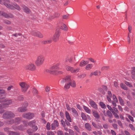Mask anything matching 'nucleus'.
Returning <instances> with one entry per match:
<instances>
[{"mask_svg": "<svg viewBox=\"0 0 135 135\" xmlns=\"http://www.w3.org/2000/svg\"><path fill=\"white\" fill-rule=\"evenodd\" d=\"M60 64V63H57L56 65L52 66L50 68V69L46 70V72L51 74H56L57 73L62 74V71H57L59 69V66Z\"/></svg>", "mask_w": 135, "mask_h": 135, "instance_id": "nucleus-1", "label": "nucleus"}, {"mask_svg": "<svg viewBox=\"0 0 135 135\" xmlns=\"http://www.w3.org/2000/svg\"><path fill=\"white\" fill-rule=\"evenodd\" d=\"M66 82H69L70 84V85L73 87H75L76 86V84L75 82L74 81L71 80L70 76H66L62 79L61 81V83L62 84Z\"/></svg>", "mask_w": 135, "mask_h": 135, "instance_id": "nucleus-2", "label": "nucleus"}, {"mask_svg": "<svg viewBox=\"0 0 135 135\" xmlns=\"http://www.w3.org/2000/svg\"><path fill=\"white\" fill-rule=\"evenodd\" d=\"M3 4L7 7L10 9L14 10L15 9L18 11L21 9L20 7L16 3H13L12 5L6 3H4Z\"/></svg>", "mask_w": 135, "mask_h": 135, "instance_id": "nucleus-3", "label": "nucleus"}, {"mask_svg": "<svg viewBox=\"0 0 135 135\" xmlns=\"http://www.w3.org/2000/svg\"><path fill=\"white\" fill-rule=\"evenodd\" d=\"M44 60V57L42 55H40L38 57L35 62L37 66H40L43 63Z\"/></svg>", "mask_w": 135, "mask_h": 135, "instance_id": "nucleus-4", "label": "nucleus"}, {"mask_svg": "<svg viewBox=\"0 0 135 135\" xmlns=\"http://www.w3.org/2000/svg\"><path fill=\"white\" fill-rule=\"evenodd\" d=\"M3 102L4 105L6 106V107H7V105L10 104L12 103V101L11 100H8L5 99L4 97H0V103Z\"/></svg>", "mask_w": 135, "mask_h": 135, "instance_id": "nucleus-5", "label": "nucleus"}, {"mask_svg": "<svg viewBox=\"0 0 135 135\" xmlns=\"http://www.w3.org/2000/svg\"><path fill=\"white\" fill-rule=\"evenodd\" d=\"M19 84L21 87L22 91L23 92H26L29 87L27 84L24 82H21Z\"/></svg>", "mask_w": 135, "mask_h": 135, "instance_id": "nucleus-6", "label": "nucleus"}, {"mask_svg": "<svg viewBox=\"0 0 135 135\" xmlns=\"http://www.w3.org/2000/svg\"><path fill=\"white\" fill-rule=\"evenodd\" d=\"M22 117L28 119H31L33 118L34 117L33 113L28 112L24 113L22 115Z\"/></svg>", "mask_w": 135, "mask_h": 135, "instance_id": "nucleus-7", "label": "nucleus"}, {"mask_svg": "<svg viewBox=\"0 0 135 135\" xmlns=\"http://www.w3.org/2000/svg\"><path fill=\"white\" fill-rule=\"evenodd\" d=\"M15 114L11 112H7L4 113L3 115V117L5 119H9L14 117Z\"/></svg>", "mask_w": 135, "mask_h": 135, "instance_id": "nucleus-8", "label": "nucleus"}, {"mask_svg": "<svg viewBox=\"0 0 135 135\" xmlns=\"http://www.w3.org/2000/svg\"><path fill=\"white\" fill-rule=\"evenodd\" d=\"M25 68L26 70L33 71L36 69V66L34 64L30 63L26 65Z\"/></svg>", "mask_w": 135, "mask_h": 135, "instance_id": "nucleus-9", "label": "nucleus"}, {"mask_svg": "<svg viewBox=\"0 0 135 135\" xmlns=\"http://www.w3.org/2000/svg\"><path fill=\"white\" fill-rule=\"evenodd\" d=\"M60 34V29L59 28L57 29L56 30L55 33L53 38V40L54 41H56L59 40Z\"/></svg>", "mask_w": 135, "mask_h": 135, "instance_id": "nucleus-10", "label": "nucleus"}, {"mask_svg": "<svg viewBox=\"0 0 135 135\" xmlns=\"http://www.w3.org/2000/svg\"><path fill=\"white\" fill-rule=\"evenodd\" d=\"M4 131L6 132L8 135H19V133L17 132H13L10 131L9 129L8 128H4Z\"/></svg>", "mask_w": 135, "mask_h": 135, "instance_id": "nucleus-11", "label": "nucleus"}, {"mask_svg": "<svg viewBox=\"0 0 135 135\" xmlns=\"http://www.w3.org/2000/svg\"><path fill=\"white\" fill-rule=\"evenodd\" d=\"M59 124V123L57 120H54L53 123L51 125L52 130H54L56 127H58Z\"/></svg>", "mask_w": 135, "mask_h": 135, "instance_id": "nucleus-12", "label": "nucleus"}, {"mask_svg": "<svg viewBox=\"0 0 135 135\" xmlns=\"http://www.w3.org/2000/svg\"><path fill=\"white\" fill-rule=\"evenodd\" d=\"M1 15L3 16L6 18H13V15L11 14H7L4 12L1 13Z\"/></svg>", "mask_w": 135, "mask_h": 135, "instance_id": "nucleus-13", "label": "nucleus"}, {"mask_svg": "<svg viewBox=\"0 0 135 135\" xmlns=\"http://www.w3.org/2000/svg\"><path fill=\"white\" fill-rule=\"evenodd\" d=\"M24 127V126L23 125L20 126L18 127L16 126L12 127L13 129L15 130H22L25 129Z\"/></svg>", "mask_w": 135, "mask_h": 135, "instance_id": "nucleus-14", "label": "nucleus"}, {"mask_svg": "<svg viewBox=\"0 0 135 135\" xmlns=\"http://www.w3.org/2000/svg\"><path fill=\"white\" fill-rule=\"evenodd\" d=\"M74 58L73 57L69 56L66 57L65 60L66 62L69 61L70 63L73 64L75 61L73 60Z\"/></svg>", "mask_w": 135, "mask_h": 135, "instance_id": "nucleus-15", "label": "nucleus"}, {"mask_svg": "<svg viewBox=\"0 0 135 135\" xmlns=\"http://www.w3.org/2000/svg\"><path fill=\"white\" fill-rule=\"evenodd\" d=\"M65 115L67 120L68 121L70 122H72V119L69 113L67 112H66L65 113Z\"/></svg>", "mask_w": 135, "mask_h": 135, "instance_id": "nucleus-16", "label": "nucleus"}, {"mask_svg": "<svg viewBox=\"0 0 135 135\" xmlns=\"http://www.w3.org/2000/svg\"><path fill=\"white\" fill-rule=\"evenodd\" d=\"M90 104L91 106L95 109H97V105L92 100H90Z\"/></svg>", "mask_w": 135, "mask_h": 135, "instance_id": "nucleus-17", "label": "nucleus"}, {"mask_svg": "<svg viewBox=\"0 0 135 135\" xmlns=\"http://www.w3.org/2000/svg\"><path fill=\"white\" fill-rule=\"evenodd\" d=\"M89 62V61L82 60L80 62V66L81 67L84 66L85 65L88 64Z\"/></svg>", "mask_w": 135, "mask_h": 135, "instance_id": "nucleus-18", "label": "nucleus"}, {"mask_svg": "<svg viewBox=\"0 0 135 135\" xmlns=\"http://www.w3.org/2000/svg\"><path fill=\"white\" fill-rule=\"evenodd\" d=\"M22 119L21 118L17 117L14 120L15 123L16 124H18L21 122Z\"/></svg>", "mask_w": 135, "mask_h": 135, "instance_id": "nucleus-19", "label": "nucleus"}, {"mask_svg": "<svg viewBox=\"0 0 135 135\" xmlns=\"http://www.w3.org/2000/svg\"><path fill=\"white\" fill-rule=\"evenodd\" d=\"M85 128L89 131H90L91 130V126L88 123H87L85 124Z\"/></svg>", "mask_w": 135, "mask_h": 135, "instance_id": "nucleus-20", "label": "nucleus"}, {"mask_svg": "<svg viewBox=\"0 0 135 135\" xmlns=\"http://www.w3.org/2000/svg\"><path fill=\"white\" fill-rule=\"evenodd\" d=\"M27 109L25 107H22L18 108V111L20 112H24L27 110Z\"/></svg>", "mask_w": 135, "mask_h": 135, "instance_id": "nucleus-21", "label": "nucleus"}, {"mask_svg": "<svg viewBox=\"0 0 135 135\" xmlns=\"http://www.w3.org/2000/svg\"><path fill=\"white\" fill-rule=\"evenodd\" d=\"M66 69L67 71H70L71 73H72L74 68L71 66L67 65L66 66Z\"/></svg>", "mask_w": 135, "mask_h": 135, "instance_id": "nucleus-22", "label": "nucleus"}, {"mask_svg": "<svg viewBox=\"0 0 135 135\" xmlns=\"http://www.w3.org/2000/svg\"><path fill=\"white\" fill-rule=\"evenodd\" d=\"M83 107L84 110L86 112L89 114H90L91 113V110L88 107L84 105L83 106Z\"/></svg>", "mask_w": 135, "mask_h": 135, "instance_id": "nucleus-23", "label": "nucleus"}, {"mask_svg": "<svg viewBox=\"0 0 135 135\" xmlns=\"http://www.w3.org/2000/svg\"><path fill=\"white\" fill-rule=\"evenodd\" d=\"M93 67V65L92 64H89L86 66L85 69L87 70H90Z\"/></svg>", "mask_w": 135, "mask_h": 135, "instance_id": "nucleus-24", "label": "nucleus"}, {"mask_svg": "<svg viewBox=\"0 0 135 135\" xmlns=\"http://www.w3.org/2000/svg\"><path fill=\"white\" fill-rule=\"evenodd\" d=\"M132 77L135 80V67H133L132 68Z\"/></svg>", "mask_w": 135, "mask_h": 135, "instance_id": "nucleus-25", "label": "nucleus"}, {"mask_svg": "<svg viewBox=\"0 0 135 135\" xmlns=\"http://www.w3.org/2000/svg\"><path fill=\"white\" fill-rule=\"evenodd\" d=\"M93 114L94 117H95V118L97 119H98L99 118V116L98 113L96 111H94L93 112Z\"/></svg>", "mask_w": 135, "mask_h": 135, "instance_id": "nucleus-26", "label": "nucleus"}, {"mask_svg": "<svg viewBox=\"0 0 135 135\" xmlns=\"http://www.w3.org/2000/svg\"><path fill=\"white\" fill-rule=\"evenodd\" d=\"M23 9L26 13H29L30 12V10L28 8L25 6L23 7Z\"/></svg>", "mask_w": 135, "mask_h": 135, "instance_id": "nucleus-27", "label": "nucleus"}, {"mask_svg": "<svg viewBox=\"0 0 135 135\" xmlns=\"http://www.w3.org/2000/svg\"><path fill=\"white\" fill-rule=\"evenodd\" d=\"M60 14L59 13H55L53 15L52 18H51V19H53L54 18H58L60 16Z\"/></svg>", "mask_w": 135, "mask_h": 135, "instance_id": "nucleus-28", "label": "nucleus"}, {"mask_svg": "<svg viewBox=\"0 0 135 135\" xmlns=\"http://www.w3.org/2000/svg\"><path fill=\"white\" fill-rule=\"evenodd\" d=\"M120 86L123 89L125 90H127L128 88L123 83H121L120 84Z\"/></svg>", "mask_w": 135, "mask_h": 135, "instance_id": "nucleus-29", "label": "nucleus"}, {"mask_svg": "<svg viewBox=\"0 0 135 135\" xmlns=\"http://www.w3.org/2000/svg\"><path fill=\"white\" fill-rule=\"evenodd\" d=\"M118 99L119 100V101L120 104L122 105L123 106L124 105V103L122 99L119 96L118 97Z\"/></svg>", "mask_w": 135, "mask_h": 135, "instance_id": "nucleus-30", "label": "nucleus"}, {"mask_svg": "<svg viewBox=\"0 0 135 135\" xmlns=\"http://www.w3.org/2000/svg\"><path fill=\"white\" fill-rule=\"evenodd\" d=\"M61 28L64 31H66L67 30V26L65 24H63V25L61 26Z\"/></svg>", "mask_w": 135, "mask_h": 135, "instance_id": "nucleus-31", "label": "nucleus"}, {"mask_svg": "<svg viewBox=\"0 0 135 135\" xmlns=\"http://www.w3.org/2000/svg\"><path fill=\"white\" fill-rule=\"evenodd\" d=\"M68 83L66 84L64 86V88L65 89H69L70 86V83L69 82H68Z\"/></svg>", "mask_w": 135, "mask_h": 135, "instance_id": "nucleus-32", "label": "nucleus"}, {"mask_svg": "<svg viewBox=\"0 0 135 135\" xmlns=\"http://www.w3.org/2000/svg\"><path fill=\"white\" fill-rule=\"evenodd\" d=\"M36 122L35 120H33L28 123V124L30 126H32L33 124L36 123Z\"/></svg>", "mask_w": 135, "mask_h": 135, "instance_id": "nucleus-33", "label": "nucleus"}, {"mask_svg": "<svg viewBox=\"0 0 135 135\" xmlns=\"http://www.w3.org/2000/svg\"><path fill=\"white\" fill-rule=\"evenodd\" d=\"M2 95L5 96L6 95V92L3 89H0V95L1 96Z\"/></svg>", "mask_w": 135, "mask_h": 135, "instance_id": "nucleus-34", "label": "nucleus"}, {"mask_svg": "<svg viewBox=\"0 0 135 135\" xmlns=\"http://www.w3.org/2000/svg\"><path fill=\"white\" fill-rule=\"evenodd\" d=\"M107 115L110 118H111L113 117L112 114L111 112L109 110H108L107 111Z\"/></svg>", "mask_w": 135, "mask_h": 135, "instance_id": "nucleus-35", "label": "nucleus"}, {"mask_svg": "<svg viewBox=\"0 0 135 135\" xmlns=\"http://www.w3.org/2000/svg\"><path fill=\"white\" fill-rule=\"evenodd\" d=\"M69 134L70 135H75L74 132L71 129H69L68 130Z\"/></svg>", "mask_w": 135, "mask_h": 135, "instance_id": "nucleus-36", "label": "nucleus"}, {"mask_svg": "<svg viewBox=\"0 0 135 135\" xmlns=\"http://www.w3.org/2000/svg\"><path fill=\"white\" fill-rule=\"evenodd\" d=\"M14 123H15L14 120L13 119H11L10 120H8L7 122V124H11Z\"/></svg>", "mask_w": 135, "mask_h": 135, "instance_id": "nucleus-37", "label": "nucleus"}, {"mask_svg": "<svg viewBox=\"0 0 135 135\" xmlns=\"http://www.w3.org/2000/svg\"><path fill=\"white\" fill-rule=\"evenodd\" d=\"M32 127L33 132H35L38 129V127L36 126H32Z\"/></svg>", "mask_w": 135, "mask_h": 135, "instance_id": "nucleus-38", "label": "nucleus"}, {"mask_svg": "<svg viewBox=\"0 0 135 135\" xmlns=\"http://www.w3.org/2000/svg\"><path fill=\"white\" fill-rule=\"evenodd\" d=\"M81 116L83 120H86L87 118L86 117L84 113H81Z\"/></svg>", "mask_w": 135, "mask_h": 135, "instance_id": "nucleus-39", "label": "nucleus"}, {"mask_svg": "<svg viewBox=\"0 0 135 135\" xmlns=\"http://www.w3.org/2000/svg\"><path fill=\"white\" fill-rule=\"evenodd\" d=\"M112 113L113 114V115H114V116L117 119H118L119 118V115L115 113V112H114V111H113V112H112Z\"/></svg>", "mask_w": 135, "mask_h": 135, "instance_id": "nucleus-40", "label": "nucleus"}, {"mask_svg": "<svg viewBox=\"0 0 135 135\" xmlns=\"http://www.w3.org/2000/svg\"><path fill=\"white\" fill-rule=\"evenodd\" d=\"M100 105L101 107L105 109L106 108V105L102 102H100Z\"/></svg>", "mask_w": 135, "mask_h": 135, "instance_id": "nucleus-41", "label": "nucleus"}, {"mask_svg": "<svg viewBox=\"0 0 135 135\" xmlns=\"http://www.w3.org/2000/svg\"><path fill=\"white\" fill-rule=\"evenodd\" d=\"M36 36L40 38H42L43 37V35L38 31L37 32V35H36Z\"/></svg>", "mask_w": 135, "mask_h": 135, "instance_id": "nucleus-42", "label": "nucleus"}, {"mask_svg": "<svg viewBox=\"0 0 135 135\" xmlns=\"http://www.w3.org/2000/svg\"><path fill=\"white\" fill-rule=\"evenodd\" d=\"M100 74V72L99 71H96L94 72H93V74L94 75L96 76L98 74Z\"/></svg>", "mask_w": 135, "mask_h": 135, "instance_id": "nucleus-43", "label": "nucleus"}, {"mask_svg": "<svg viewBox=\"0 0 135 135\" xmlns=\"http://www.w3.org/2000/svg\"><path fill=\"white\" fill-rule=\"evenodd\" d=\"M38 32V31L36 30L32 31L31 32V34L33 36H36V35H37V34Z\"/></svg>", "mask_w": 135, "mask_h": 135, "instance_id": "nucleus-44", "label": "nucleus"}, {"mask_svg": "<svg viewBox=\"0 0 135 135\" xmlns=\"http://www.w3.org/2000/svg\"><path fill=\"white\" fill-rule=\"evenodd\" d=\"M127 116L128 117L129 119L132 122H134V120L133 117L129 115L128 114H126Z\"/></svg>", "mask_w": 135, "mask_h": 135, "instance_id": "nucleus-45", "label": "nucleus"}, {"mask_svg": "<svg viewBox=\"0 0 135 135\" xmlns=\"http://www.w3.org/2000/svg\"><path fill=\"white\" fill-rule=\"evenodd\" d=\"M80 70V69L79 68H78L76 69H73L72 73H77Z\"/></svg>", "mask_w": 135, "mask_h": 135, "instance_id": "nucleus-46", "label": "nucleus"}, {"mask_svg": "<svg viewBox=\"0 0 135 135\" xmlns=\"http://www.w3.org/2000/svg\"><path fill=\"white\" fill-rule=\"evenodd\" d=\"M51 41L50 40L47 41H44L42 42V43L43 44H46L50 43Z\"/></svg>", "mask_w": 135, "mask_h": 135, "instance_id": "nucleus-47", "label": "nucleus"}, {"mask_svg": "<svg viewBox=\"0 0 135 135\" xmlns=\"http://www.w3.org/2000/svg\"><path fill=\"white\" fill-rule=\"evenodd\" d=\"M46 128L48 130L50 129V125L49 123L48 122L47 123L46 125Z\"/></svg>", "mask_w": 135, "mask_h": 135, "instance_id": "nucleus-48", "label": "nucleus"}, {"mask_svg": "<svg viewBox=\"0 0 135 135\" xmlns=\"http://www.w3.org/2000/svg\"><path fill=\"white\" fill-rule=\"evenodd\" d=\"M3 22L6 24L8 25H9L11 23V21L7 20H4Z\"/></svg>", "mask_w": 135, "mask_h": 135, "instance_id": "nucleus-49", "label": "nucleus"}, {"mask_svg": "<svg viewBox=\"0 0 135 135\" xmlns=\"http://www.w3.org/2000/svg\"><path fill=\"white\" fill-rule=\"evenodd\" d=\"M125 83L129 87H132V85L131 84V83L128 82L126 81L125 82Z\"/></svg>", "mask_w": 135, "mask_h": 135, "instance_id": "nucleus-50", "label": "nucleus"}, {"mask_svg": "<svg viewBox=\"0 0 135 135\" xmlns=\"http://www.w3.org/2000/svg\"><path fill=\"white\" fill-rule=\"evenodd\" d=\"M47 135H55L54 133L51 131H48L47 132Z\"/></svg>", "mask_w": 135, "mask_h": 135, "instance_id": "nucleus-51", "label": "nucleus"}, {"mask_svg": "<svg viewBox=\"0 0 135 135\" xmlns=\"http://www.w3.org/2000/svg\"><path fill=\"white\" fill-rule=\"evenodd\" d=\"M71 109L72 110V112L73 113H74L75 114H77V112L75 108H71Z\"/></svg>", "mask_w": 135, "mask_h": 135, "instance_id": "nucleus-52", "label": "nucleus"}, {"mask_svg": "<svg viewBox=\"0 0 135 135\" xmlns=\"http://www.w3.org/2000/svg\"><path fill=\"white\" fill-rule=\"evenodd\" d=\"M27 132L29 135H32L33 133L32 131V130L31 129H28L27 130Z\"/></svg>", "mask_w": 135, "mask_h": 135, "instance_id": "nucleus-53", "label": "nucleus"}, {"mask_svg": "<svg viewBox=\"0 0 135 135\" xmlns=\"http://www.w3.org/2000/svg\"><path fill=\"white\" fill-rule=\"evenodd\" d=\"M57 135H64L63 132L61 131H57Z\"/></svg>", "mask_w": 135, "mask_h": 135, "instance_id": "nucleus-54", "label": "nucleus"}, {"mask_svg": "<svg viewBox=\"0 0 135 135\" xmlns=\"http://www.w3.org/2000/svg\"><path fill=\"white\" fill-rule=\"evenodd\" d=\"M6 107V106L4 105L3 103L0 104V109L5 108Z\"/></svg>", "mask_w": 135, "mask_h": 135, "instance_id": "nucleus-55", "label": "nucleus"}, {"mask_svg": "<svg viewBox=\"0 0 135 135\" xmlns=\"http://www.w3.org/2000/svg\"><path fill=\"white\" fill-rule=\"evenodd\" d=\"M114 85L117 88L119 87V86L117 83L116 81H114L113 83Z\"/></svg>", "mask_w": 135, "mask_h": 135, "instance_id": "nucleus-56", "label": "nucleus"}, {"mask_svg": "<svg viewBox=\"0 0 135 135\" xmlns=\"http://www.w3.org/2000/svg\"><path fill=\"white\" fill-rule=\"evenodd\" d=\"M74 128L77 132H79V130L78 127L77 126H74Z\"/></svg>", "mask_w": 135, "mask_h": 135, "instance_id": "nucleus-57", "label": "nucleus"}, {"mask_svg": "<svg viewBox=\"0 0 135 135\" xmlns=\"http://www.w3.org/2000/svg\"><path fill=\"white\" fill-rule=\"evenodd\" d=\"M61 124L62 125L63 127L66 126L65 123V121L64 122V120H61Z\"/></svg>", "mask_w": 135, "mask_h": 135, "instance_id": "nucleus-58", "label": "nucleus"}, {"mask_svg": "<svg viewBox=\"0 0 135 135\" xmlns=\"http://www.w3.org/2000/svg\"><path fill=\"white\" fill-rule=\"evenodd\" d=\"M117 123L121 127H123L122 124L121 122L119 120H117Z\"/></svg>", "mask_w": 135, "mask_h": 135, "instance_id": "nucleus-59", "label": "nucleus"}, {"mask_svg": "<svg viewBox=\"0 0 135 135\" xmlns=\"http://www.w3.org/2000/svg\"><path fill=\"white\" fill-rule=\"evenodd\" d=\"M103 127L105 129H107L108 127V125L107 124H103Z\"/></svg>", "mask_w": 135, "mask_h": 135, "instance_id": "nucleus-60", "label": "nucleus"}, {"mask_svg": "<svg viewBox=\"0 0 135 135\" xmlns=\"http://www.w3.org/2000/svg\"><path fill=\"white\" fill-rule=\"evenodd\" d=\"M70 122H69L67 120H65V122L66 124L68 126H70V124L69 123Z\"/></svg>", "mask_w": 135, "mask_h": 135, "instance_id": "nucleus-61", "label": "nucleus"}, {"mask_svg": "<svg viewBox=\"0 0 135 135\" xmlns=\"http://www.w3.org/2000/svg\"><path fill=\"white\" fill-rule=\"evenodd\" d=\"M33 92L35 94H36L38 93V91L35 88H33Z\"/></svg>", "mask_w": 135, "mask_h": 135, "instance_id": "nucleus-62", "label": "nucleus"}, {"mask_svg": "<svg viewBox=\"0 0 135 135\" xmlns=\"http://www.w3.org/2000/svg\"><path fill=\"white\" fill-rule=\"evenodd\" d=\"M69 15H65L63 16L62 18L64 19H66L69 17Z\"/></svg>", "mask_w": 135, "mask_h": 135, "instance_id": "nucleus-63", "label": "nucleus"}, {"mask_svg": "<svg viewBox=\"0 0 135 135\" xmlns=\"http://www.w3.org/2000/svg\"><path fill=\"white\" fill-rule=\"evenodd\" d=\"M129 126L131 128L132 130H134L135 129V128L134 127H133V126L132 124H129Z\"/></svg>", "mask_w": 135, "mask_h": 135, "instance_id": "nucleus-64", "label": "nucleus"}]
</instances>
